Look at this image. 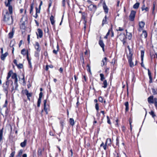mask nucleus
<instances>
[{
  "mask_svg": "<svg viewBox=\"0 0 157 157\" xmlns=\"http://www.w3.org/2000/svg\"><path fill=\"white\" fill-rule=\"evenodd\" d=\"M129 51V55L127 56L128 62L129 64V66L131 67H132L134 66L133 63L132 62V54L130 52V48L129 46L128 47Z\"/></svg>",
  "mask_w": 157,
  "mask_h": 157,
  "instance_id": "obj_2",
  "label": "nucleus"
},
{
  "mask_svg": "<svg viewBox=\"0 0 157 157\" xmlns=\"http://www.w3.org/2000/svg\"><path fill=\"white\" fill-rule=\"evenodd\" d=\"M27 140H25L24 142H21L20 144V146L22 147H24L26 145Z\"/></svg>",
  "mask_w": 157,
  "mask_h": 157,
  "instance_id": "obj_27",
  "label": "nucleus"
},
{
  "mask_svg": "<svg viewBox=\"0 0 157 157\" xmlns=\"http://www.w3.org/2000/svg\"><path fill=\"white\" fill-rule=\"evenodd\" d=\"M8 54L7 52H6L4 54H2L1 56V59L2 60H4L6 57L8 56Z\"/></svg>",
  "mask_w": 157,
  "mask_h": 157,
  "instance_id": "obj_17",
  "label": "nucleus"
},
{
  "mask_svg": "<svg viewBox=\"0 0 157 157\" xmlns=\"http://www.w3.org/2000/svg\"><path fill=\"white\" fill-rule=\"evenodd\" d=\"M59 71L60 72L62 73V72L63 71V69L62 68L60 67L59 68Z\"/></svg>",
  "mask_w": 157,
  "mask_h": 157,
  "instance_id": "obj_64",
  "label": "nucleus"
},
{
  "mask_svg": "<svg viewBox=\"0 0 157 157\" xmlns=\"http://www.w3.org/2000/svg\"><path fill=\"white\" fill-rule=\"evenodd\" d=\"M47 102V101L46 100H45L44 101V109L46 113L47 114L48 113V109L49 107V106L48 105H46Z\"/></svg>",
  "mask_w": 157,
  "mask_h": 157,
  "instance_id": "obj_4",
  "label": "nucleus"
},
{
  "mask_svg": "<svg viewBox=\"0 0 157 157\" xmlns=\"http://www.w3.org/2000/svg\"><path fill=\"white\" fill-rule=\"evenodd\" d=\"M25 24L24 21L22 22L21 24V29H25Z\"/></svg>",
  "mask_w": 157,
  "mask_h": 157,
  "instance_id": "obj_39",
  "label": "nucleus"
},
{
  "mask_svg": "<svg viewBox=\"0 0 157 157\" xmlns=\"http://www.w3.org/2000/svg\"><path fill=\"white\" fill-rule=\"evenodd\" d=\"M15 151H13L12 152L10 155V156L9 157H13L15 154Z\"/></svg>",
  "mask_w": 157,
  "mask_h": 157,
  "instance_id": "obj_48",
  "label": "nucleus"
},
{
  "mask_svg": "<svg viewBox=\"0 0 157 157\" xmlns=\"http://www.w3.org/2000/svg\"><path fill=\"white\" fill-rule=\"evenodd\" d=\"M12 1V0H8V2L7 4L8 5H9V4H10V2Z\"/></svg>",
  "mask_w": 157,
  "mask_h": 157,
  "instance_id": "obj_63",
  "label": "nucleus"
},
{
  "mask_svg": "<svg viewBox=\"0 0 157 157\" xmlns=\"http://www.w3.org/2000/svg\"><path fill=\"white\" fill-rule=\"evenodd\" d=\"M107 122L109 124H111V123L110 121V120L109 119V118L108 116H107Z\"/></svg>",
  "mask_w": 157,
  "mask_h": 157,
  "instance_id": "obj_47",
  "label": "nucleus"
},
{
  "mask_svg": "<svg viewBox=\"0 0 157 157\" xmlns=\"http://www.w3.org/2000/svg\"><path fill=\"white\" fill-rule=\"evenodd\" d=\"M23 150L22 149L20 150L19 151L18 156H20L23 153Z\"/></svg>",
  "mask_w": 157,
  "mask_h": 157,
  "instance_id": "obj_45",
  "label": "nucleus"
},
{
  "mask_svg": "<svg viewBox=\"0 0 157 157\" xmlns=\"http://www.w3.org/2000/svg\"><path fill=\"white\" fill-rule=\"evenodd\" d=\"M44 149L42 150L40 148H39L37 151V155L38 156H41L42 155V153Z\"/></svg>",
  "mask_w": 157,
  "mask_h": 157,
  "instance_id": "obj_25",
  "label": "nucleus"
},
{
  "mask_svg": "<svg viewBox=\"0 0 157 157\" xmlns=\"http://www.w3.org/2000/svg\"><path fill=\"white\" fill-rule=\"evenodd\" d=\"M107 15H105V17L103 18L102 21V26H103L104 25L106 24H107Z\"/></svg>",
  "mask_w": 157,
  "mask_h": 157,
  "instance_id": "obj_20",
  "label": "nucleus"
},
{
  "mask_svg": "<svg viewBox=\"0 0 157 157\" xmlns=\"http://www.w3.org/2000/svg\"><path fill=\"white\" fill-rule=\"evenodd\" d=\"M50 21H51V24L52 25H54L55 24V21L54 19V17L52 15L51 16V17H50Z\"/></svg>",
  "mask_w": 157,
  "mask_h": 157,
  "instance_id": "obj_24",
  "label": "nucleus"
},
{
  "mask_svg": "<svg viewBox=\"0 0 157 157\" xmlns=\"http://www.w3.org/2000/svg\"><path fill=\"white\" fill-rule=\"evenodd\" d=\"M65 0H63L62 3V5L63 6H65Z\"/></svg>",
  "mask_w": 157,
  "mask_h": 157,
  "instance_id": "obj_56",
  "label": "nucleus"
},
{
  "mask_svg": "<svg viewBox=\"0 0 157 157\" xmlns=\"http://www.w3.org/2000/svg\"><path fill=\"white\" fill-rule=\"evenodd\" d=\"M107 60V58L106 57H105L104 59H103L102 60V63H101L102 66L106 64Z\"/></svg>",
  "mask_w": 157,
  "mask_h": 157,
  "instance_id": "obj_22",
  "label": "nucleus"
},
{
  "mask_svg": "<svg viewBox=\"0 0 157 157\" xmlns=\"http://www.w3.org/2000/svg\"><path fill=\"white\" fill-rule=\"evenodd\" d=\"M100 147H103L104 149L105 150H106L107 148L106 147L107 146V145L105 144H104V143L103 142H102L101 144L100 145Z\"/></svg>",
  "mask_w": 157,
  "mask_h": 157,
  "instance_id": "obj_32",
  "label": "nucleus"
},
{
  "mask_svg": "<svg viewBox=\"0 0 157 157\" xmlns=\"http://www.w3.org/2000/svg\"><path fill=\"white\" fill-rule=\"evenodd\" d=\"M70 124L72 126H73L74 124V121L73 118H70Z\"/></svg>",
  "mask_w": 157,
  "mask_h": 157,
  "instance_id": "obj_37",
  "label": "nucleus"
},
{
  "mask_svg": "<svg viewBox=\"0 0 157 157\" xmlns=\"http://www.w3.org/2000/svg\"><path fill=\"white\" fill-rule=\"evenodd\" d=\"M42 4H43L42 1H41L40 4V5H39V9H41V6L42 5Z\"/></svg>",
  "mask_w": 157,
  "mask_h": 157,
  "instance_id": "obj_58",
  "label": "nucleus"
},
{
  "mask_svg": "<svg viewBox=\"0 0 157 157\" xmlns=\"http://www.w3.org/2000/svg\"><path fill=\"white\" fill-rule=\"evenodd\" d=\"M13 74V71L12 70L10 71L8 73L7 76L6 77L7 80H10L9 78Z\"/></svg>",
  "mask_w": 157,
  "mask_h": 157,
  "instance_id": "obj_21",
  "label": "nucleus"
},
{
  "mask_svg": "<svg viewBox=\"0 0 157 157\" xmlns=\"http://www.w3.org/2000/svg\"><path fill=\"white\" fill-rule=\"evenodd\" d=\"M43 93L42 92H40L39 94V96L37 101V106L38 107H39L40 106V104L41 102V99Z\"/></svg>",
  "mask_w": 157,
  "mask_h": 157,
  "instance_id": "obj_7",
  "label": "nucleus"
},
{
  "mask_svg": "<svg viewBox=\"0 0 157 157\" xmlns=\"http://www.w3.org/2000/svg\"><path fill=\"white\" fill-rule=\"evenodd\" d=\"M139 5L140 3L139 2H137L133 5V8L135 9H137L138 8Z\"/></svg>",
  "mask_w": 157,
  "mask_h": 157,
  "instance_id": "obj_33",
  "label": "nucleus"
},
{
  "mask_svg": "<svg viewBox=\"0 0 157 157\" xmlns=\"http://www.w3.org/2000/svg\"><path fill=\"white\" fill-rule=\"evenodd\" d=\"M103 84L104 86H102V87L104 88H106L107 87V83L106 80H105L103 81Z\"/></svg>",
  "mask_w": 157,
  "mask_h": 157,
  "instance_id": "obj_34",
  "label": "nucleus"
},
{
  "mask_svg": "<svg viewBox=\"0 0 157 157\" xmlns=\"http://www.w3.org/2000/svg\"><path fill=\"white\" fill-rule=\"evenodd\" d=\"M34 3H32L30 5V13L31 14L33 13V7H34Z\"/></svg>",
  "mask_w": 157,
  "mask_h": 157,
  "instance_id": "obj_23",
  "label": "nucleus"
},
{
  "mask_svg": "<svg viewBox=\"0 0 157 157\" xmlns=\"http://www.w3.org/2000/svg\"><path fill=\"white\" fill-rule=\"evenodd\" d=\"M152 92L154 95L157 94V89L155 90L154 88H152Z\"/></svg>",
  "mask_w": 157,
  "mask_h": 157,
  "instance_id": "obj_41",
  "label": "nucleus"
},
{
  "mask_svg": "<svg viewBox=\"0 0 157 157\" xmlns=\"http://www.w3.org/2000/svg\"><path fill=\"white\" fill-rule=\"evenodd\" d=\"M34 47L35 49L36 50V51L40 52L41 50V48L40 47V44L38 42H36L35 44L34 45Z\"/></svg>",
  "mask_w": 157,
  "mask_h": 157,
  "instance_id": "obj_11",
  "label": "nucleus"
},
{
  "mask_svg": "<svg viewBox=\"0 0 157 157\" xmlns=\"http://www.w3.org/2000/svg\"><path fill=\"white\" fill-rule=\"evenodd\" d=\"M142 11L145 10L146 11H148L149 10V8L147 7H145V5H144L141 7Z\"/></svg>",
  "mask_w": 157,
  "mask_h": 157,
  "instance_id": "obj_28",
  "label": "nucleus"
},
{
  "mask_svg": "<svg viewBox=\"0 0 157 157\" xmlns=\"http://www.w3.org/2000/svg\"><path fill=\"white\" fill-rule=\"evenodd\" d=\"M144 53V51H143V50L141 51V61H142V63H141V66L142 67H143L145 69H146L144 67V64L143 63V61Z\"/></svg>",
  "mask_w": 157,
  "mask_h": 157,
  "instance_id": "obj_9",
  "label": "nucleus"
},
{
  "mask_svg": "<svg viewBox=\"0 0 157 157\" xmlns=\"http://www.w3.org/2000/svg\"><path fill=\"white\" fill-rule=\"evenodd\" d=\"M136 13V12L135 11H134L133 10L131 11L130 14L129 15L130 20L131 21H134Z\"/></svg>",
  "mask_w": 157,
  "mask_h": 157,
  "instance_id": "obj_3",
  "label": "nucleus"
},
{
  "mask_svg": "<svg viewBox=\"0 0 157 157\" xmlns=\"http://www.w3.org/2000/svg\"><path fill=\"white\" fill-rule=\"evenodd\" d=\"M142 35L144 36V38H146L147 36L146 32L145 30L143 31Z\"/></svg>",
  "mask_w": 157,
  "mask_h": 157,
  "instance_id": "obj_42",
  "label": "nucleus"
},
{
  "mask_svg": "<svg viewBox=\"0 0 157 157\" xmlns=\"http://www.w3.org/2000/svg\"><path fill=\"white\" fill-rule=\"evenodd\" d=\"M11 82H12V83L11 84V85H12V88H11V92H13L14 90H15V88H14V86H13V82L12 81H11Z\"/></svg>",
  "mask_w": 157,
  "mask_h": 157,
  "instance_id": "obj_52",
  "label": "nucleus"
},
{
  "mask_svg": "<svg viewBox=\"0 0 157 157\" xmlns=\"http://www.w3.org/2000/svg\"><path fill=\"white\" fill-rule=\"evenodd\" d=\"M5 5L6 6L8 7V10L9 11L10 14H11L13 13V8L12 6L9 4V5H7V4L6 3V2H5Z\"/></svg>",
  "mask_w": 157,
  "mask_h": 157,
  "instance_id": "obj_12",
  "label": "nucleus"
},
{
  "mask_svg": "<svg viewBox=\"0 0 157 157\" xmlns=\"http://www.w3.org/2000/svg\"><path fill=\"white\" fill-rule=\"evenodd\" d=\"M14 79L15 80L14 84L15 86V89L16 90H17V87L18 86V85L17 83L18 80L17 78Z\"/></svg>",
  "mask_w": 157,
  "mask_h": 157,
  "instance_id": "obj_19",
  "label": "nucleus"
},
{
  "mask_svg": "<svg viewBox=\"0 0 157 157\" xmlns=\"http://www.w3.org/2000/svg\"><path fill=\"white\" fill-rule=\"evenodd\" d=\"M26 54H27V58L28 61H29V60H31V59H30L29 57L28 52H27V53Z\"/></svg>",
  "mask_w": 157,
  "mask_h": 157,
  "instance_id": "obj_61",
  "label": "nucleus"
},
{
  "mask_svg": "<svg viewBox=\"0 0 157 157\" xmlns=\"http://www.w3.org/2000/svg\"><path fill=\"white\" fill-rule=\"evenodd\" d=\"M105 144L107 146H110L111 144V139L110 138H107L106 140Z\"/></svg>",
  "mask_w": 157,
  "mask_h": 157,
  "instance_id": "obj_18",
  "label": "nucleus"
},
{
  "mask_svg": "<svg viewBox=\"0 0 157 157\" xmlns=\"http://www.w3.org/2000/svg\"><path fill=\"white\" fill-rule=\"evenodd\" d=\"M4 15L3 20L6 23L10 25L13 23V19L11 14H10L7 11H6L4 13H3Z\"/></svg>",
  "mask_w": 157,
  "mask_h": 157,
  "instance_id": "obj_1",
  "label": "nucleus"
},
{
  "mask_svg": "<svg viewBox=\"0 0 157 157\" xmlns=\"http://www.w3.org/2000/svg\"><path fill=\"white\" fill-rule=\"evenodd\" d=\"M148 75L149 76V78H151V73L150 72V71L149 69H148Z\"/></svg>",
  "mask_w": 157,
  "mask_h": 157,
  "instance_id": "obj_50",
  "label": "nucleus"
},
{
  "mask_svg": "<svg viewBox=\"0 0 157 157\" xmlns=\"http://www.w3.org/2000/svg\"><path fill=\"white\" fill-rule=\"evenodd\" d=\"M154 100V99L153 96H150L147 99V101L149 103H153Z\"/></svg>",
  "mask_w": 157,
  "mask_h": 157,
  "instance_id": "obj_14",
  "label": "nucleus"
},
{
  "mask_svg": "<svg viewBox=\"0 0 157 157\" xmlns=\"http://www.w3.org/2000/svg\"><path fill=\"white\" fill-rule=\"evenodd\" d=\"M103 8L105 12L106 13H107L108 12V8L106 5L105 3H104L103 4Z\"/></svg>",
  "mask_w": 157,
  "mask_h": 157,
  "instance_id": "obj_15",
  "label": "nucleus"
},
{
  "mask_svg": "<svg viewBox=\"0 0 157 157\" xmlns=\"http://www.w3.org/2000/svg\"><path fill=\"white\" fill-rule=\"evenodd\" d=\"M58 51V50H54L53 51V52L56 54H57V52Z\"/></svg>",
  "mask_w": 157,
  "mask_h": 157,
  "instance_id": "obj_57",
  "label": "nucleus"
},
{
  "mask_svg": "<svg viewBox=\"0 0 157 157\" xmlns=\"http://www.w3.org/2000/svg\"><path fill=\"white\" fill-rule=\"evenodd\" d=\"M40 52H38V51H35L34 54L35 56L37 58H39Z\"/></svg>",
  "mask_w": 157,
  "mask_h": 157,
  "instance_id": "obj_38",
  "label": "nucleus"
},
{
  "mask_svg": "<svg viewBox=\"0 0 157 157\" xmlns=\"http://www.w3.org/2000/svg\"><path fill=\"white\" fill-rule=\"evenodd\" d=\"M116 141H117L116 145H118L119 144V140L118 138V137H117V138Z\"/></svg>",
  "mask_w": 157,
  "mask_h": 157,
  "instance_id": "obj_55",
  "label": "nucleus"
},
{
  "mask_svg": "<svg viewBox=\"0 0 157 157\" xmlns=\"http://www.w3.org/2000/svg\"><path fill=\"white\" fill-rule=\"evenodd\" d=\"M125 127H124V126H123L122 127V130L124 132L125 131Z\"/></svg>",
  "mask_w": 157,
  "mask_h": 157,
  "instance_id": "obj_60",
  "label": "nucleus"
},
{
  "mask_svg": "<svg viewBox=\"0 0 157 157\" xmlns=\"http://www.w3.org/2000/svg\"><path fill=\"white\" fill-rule=\"evenodd\" d=\"M153 103H154L155 106L157 109V98H154Z\"/></svg>",
  "mask_w": 157,
  "mask_h": 157,
  "instance_id": "obj_40",
  "label": "nucleus"
},
{
  "mask_svg": "<svg viewBox=\"0 0 157 157\" xmlns=\"http://www.w3.org/2000/svg\"><path fill=\"white\" fill-rule=\"evenodd\" d=\"M112 25H111V29H109V31H108V33H107V34H106V35H107V36H109V33H110V31H111V30H112Z\"/></svg>",
  "mask_w": 157,
  "mask_h": 157,
  "instance_id": "obj_53",
  "label": "nucleus"
},
{
  "mask_svg": "<svg viewBox=\"0 0 157 157\" xmlns=\"http://www.w3.org/2000/svg\"><path fill=\"white\" fill-rule=\"evenodd\" d=\"M3 132V128H2L0 130V141L2 140V135Z\"/></svg>",
  "mask_w": 157,
  "mask_h": 157,
  "instance_id": "obj_29",
  "label": "nucleus"
},
{
  "mask_svg": "<svg viewBox=\"0 0 157 157\" xmlns=\"http://www.w3.org/2000/svg\"><path fill=\"white\" fill-rule=\"evenodd\" d=\"M98 100L101 102H102L103 101V99L101 97H100L98 98Z\"/></svg>",
  "mask_w": 157,
  "mask_h": 157,
  "instance_id": "obj_49",
  "label": "nucleus"
},
{
  "mask_svg": "<svg viewBox=\"0 0 157 157\" xmlns=\"http://www.w3.org/2000/svg\"><path fill=\"white\" fill-rule=\"evenodd\" d=\"M25 94L27 96L28 99L29 101H30V98L29 97L32 96V93H29V92L28 91L26 90H25Z\"/></svg>",
  "mask_w": 157,
  "mask_h": 157,
  "instance_id": "obj_13",
  "label": "nucleus"
},
{
  "mask_svg": "<svg viewBox=\"0 0 157 157\" xmlns=\"http://www.w3.org/2000/svg\"><path fill=\"white\" fill-rule=\"evenodd\" d=\"M87 67L88 68V69H87V71H89L90 72V66L89 65L87 64Z\"/></svg>",
  "mask_w": 157,
  "mask_h": 157,
  "instance_id": "obj_54",
  "label": "nucleus"
},
{
  "mask_svg": "<svg viewBox=\"0 0 157 157\" xmlns=\"http://www.w3.org/2000/svg\"><path fill=\"white\" fill-rule=\"evenodd\" d=\"M145 23L144 22L141 21L139 22V28L138 29L139 31L140 32L142 30L143 28L144 27Z\"/></svg>",
  "mask_w": 157,
  "mask_h": 157,
  "instance_id": "obj_8",
  "label": "nucleus"
},
{
  "mask_svg": "<svg viewBox=\"0 0 157 157\" xmlns=\"http://www.w3.org/2000/svg\"><path fill=\"white\" fill-rule=\"evenodd\" d=\"M99 44L102 48L104 47V44L102 40H100L99 41Z\"/></svg>",
  "mask_w": 157,
  "mask_h": 157,
  "instance_id": "obj_30",
  "label": "nucleus"
},
{
  "mask_svg": "<svg viewBox=\"0 0 157 157\" xmlns=\"http://www.w3.org/2000/svg\"><path fill=\"white\" fill-rule=\"evenodd\" d=\"M149 113L152 116V117L153 118H154L156 116V115H155L154 112L152 110H151V112H149Z\"/></svg>",
  "mask_w": 157,
  "mask_h": 157,
  "instance_id": "obj_35",
  "label": "nucleus"
},
{
  "mask_svg": "<svg viewBox=\"0 0 157 157\" xmlns=\"http://www.w3.org/2000/svg\"><path fill=\"white\" fill-rule=\"evenodd\" d=\"M100 75L101 77V81H103L105 79L104 75L103 74L101 73L100 74Z\"/></svg>",
  "mask_w": 157,
  "mask_h": 157,
  "instance_id": "obj_43",
  "label": "nucleus"
},
{
  "mask_svg": "<svg viewBox=\"0 0 157 157\" xmlns=\"http://www.w3.org/2000/svg\"><path fill=\"white\" fill-rule=\"evenodd\" d=\"M36 13L37 14V13H39L40 12V9L39 8V9L36 7Z\"/></svg>",
  "mask_w": 157,
  "mask_h": 157,
  "instance_id": "obj_51",
  "label": "nucleus"
},
{
  "mask_svg": "<svg viewBox=\"0 0 157 157\" xmlns=\"http://www.w3.org/2000/svg\"><path fill=\"white\" fill-rule=\"evenodd\" d=\"M95 108L97 112H98L99 109L98 105L97 103H96L95 104Z\"/></svg>",
  "mask_w": 157,
  "mask_h": 157,
  "instance_id": "obj_46",
  "label": "nucleus"
},
{
  "mask_svg": "<svg viewBox=\"0 0 157 157\" xmlns=\"http://www.w3.org/2000/svg\"><path fill=\"white\" fill-rule=\"evenodd\" d=\"M13 63L16 66L17 65V61L16 60L14 59L13 60Z\"/></svg>",
  "mask_w": 157,
  "mask_h": 157,
  "instance_id": "obj_62",
  "label": "nucleus"
},
{
  "mask_svg": "<svg viewBox=\"0 0 157 157\" xmlns=\"http://www.w3.org/2000/svg\"><path fill=\"white\" fill-rule=\"evenodd\" d=\"M87 16V14L85 13V12H83L82 13V19L84 20V24H85V26H84V28H86V17Z\"/></svg>",
  "mask_w": 157,
  "mask_h": 157,
  "instance_id": "obj_6",
  "label": "nucleus"
},
{
  "mask_svg": "<svg viewBox=\"0 0 157 157\" xmlns=\"http://www.w3.org/2000/svg\"><path fill=\"white\" fill-rule=\"evenodd\" d=\"M37 31L38 33H36L37 38H38V36L40 38H42L43 36V31L42 30L40 29H37Z\"/></svg>",
  "mask_w": 157,
  "mask_h": 157,
  "instance_id": "obj_10",
  "label": "nucleus"
},
{
  "mask_svg": "<svg viewBox=\"0 0 157 157\" xmlns=\"http://www.w3.org/2000/svg\"><path fill=\"white\" fill-rule=\"evenodd\" d=\"M44 55L45 56H47L48 55V54L47 51H45L44 52Z\"/></svg>",
  "mask_w": 157,
  "mask_h": 157,
  "instance_id": "obj_59",
  "label": "nucleus"
},
{
  "mask_svg": "<svg viewBox=\"0 0 157 157\" xmlns=\"http://www.w3.org/2000/svg\"><path fill=\"white\" fill-rule=\"evenodd\" d=\"M10 80H7L6 82V86H4L3 90L5 93L7 94H8V89L9 85V82Z\"/></svg>",
  "mask_w": 157,
  "mask_h": 157,
  "instance_id": "obj_5",
  "label": "nucleus"
},
{
  "mask_svg": "<svg viewBox=\"0 0 157 157\" xmlns=\"http://www.w3.org/2000/svg\"><path fill=\"white\" fill-rule=\"evenodd\" d=\"M17 67L19 68H22L23 67V66L22 64L21 63H19L18 64H17Z\"/></svg>",
  "mask_w": 157,
  "mask_h": 157,
  "instance_id": "obj_44",
  "label": "nucleus"
},
{
  "mask_svg": "<svg viewBox=\"0 0 157 157\" xmlns=\"http://www.w3.org/2000/svg\"><path fill=\"white\" fill-rule=\"evenodd\" d=\"M12 75L11 78L12 79H14L17 78V76L16 73H13Z\"/></svg>",
  "mask_w": 157,
  "mask_h": 157,
  "instance_id": "obj_36",
  "label": "nucleus"
},
{
  "mask_svg": "<svg viewBox=\"0 0 157 157\" xmlns=\"http://www.w3.org/2000/svg\"><path fill=\"white\" fill-rule=\"evenodd\" d=\"M27 52H28V51H26L25 49L24 48L22 49L21 52V54L24 56H25L27 54Z\"/></svg>",
  "mask_w": 157,
  "mask_h": 157,
  "instance_id": "obj_26",
  "label": "nucleus"
},
{
  "mask_svg": "<svg viewBox=\"0 0 157 157\" xmlns=\"http://www.w3.org/2000/svg\"><path fill=\"white\" fill-rule=\"evenodd\" d=\"M124 105L125 106V111L126 112H127L129 108H128V102L127 101L125 103Z\"/></svg>",
  "mask_w": 157,
  "mask_h": 157,
  "instance_id": "obj_31",
  "label": "nucleus"
},
{
  "mask_svg": "<svg viewBox=\"0 0 157 157\" xmlns=\"http://www.w3.org/2000/svg\"><path fill=\"white\" fill-rule=\"evenodd\" d=\"M14 33V30L13 29H12L11 31L8 34L9 38L11 39L13 38Z\"/></svg>",
  "mask_w": 157,
  "mask_h": 157,
  "instance_id": "obj_16",
  "label": "nucleus"
}]
</instances>
